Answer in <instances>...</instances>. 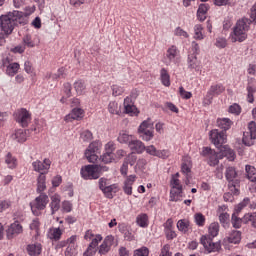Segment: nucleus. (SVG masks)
<instances>
[{
  "label": "nucleus",
  "instance_id": "nucleus-10",
  "mask_svg": "<svg viewBox=\"0 0 256 256\" xmlns=\"http://www.w3.org/2000/svg\"><path fill=\"white\" fill-rule=\"evenodd\" d=\"M14 118L16 123H19L21 127H29V123H31V112L25 108L18 109L14 113Z\"/></svg>",
  "mask_w": 256,
  "mask_h": 256
},
{
  "label": "nucleus",
  "instance_id": "nucleus-36",
  "mask_svg": "<svg viewBox=\"0 0 256 256\" xmlns=\"http://www.w3.org/2000/svg\"><path fill=\"white\" fill-rule=\"evenodd\" d=\"M135 137L131 134H129V132L122 130L119 133L118 136V142L119 143H128V145H130V143L133 141Z\"/></svg>",
  "mask_w": 256,
  "mask_h": 256
},
{
  "label": "nucleus",
  "instance_id": "nucleus-17",
  "mask_svg": "<svg viewBox=\"0 0 256 256\" xmlns=\"http://www.w3.org/2000/svg\"><path fill=\"white\" fill-rule=\"evenodd\" d=\"M23 233V226L19 221H15L9 225L8 229L6 230V237L7 239H15L18 235Z\"/></svg>",
  "mask_w": 256,
  "mask_h": 256
},
{
  "label": "nucleus",
  "instance_id": "nucleus-59",
  "mask_svg": "<svg viewBox=\"0 0 256 256\" xmlns=\"http://www.w3.org/2000/svg\"><path fill=\"white\" fill-rule=\"evenodd\" d=\"M103 241V236L101 234H96L95 237L90 242V247H94V249H97L99 243Z\"/></svg>",
  "mask_w": 256,
  "mask_h": 256
},
{
  "label": "nucleus",
  "instance_id": "nucleus-12",
  "mask_svg": "<svg viewBox=\"0 0 256 256\" xmlns=\"http://www.w3.org/2000/svg\"><path fill=\"white\" fill-rule=\"evenodd\" d=\"M256 139V123L255 121H251L248 124V131L244 132L242 141L244 145L247 147H251V145H255Z\"/></svg>",
  "mask_w": 256,
  "mask_h": 256
},
{
  "label": "nucleus",
  "instance_id": "nucleus-35",
  "mask_svg": "<svg viewBox=\"0 0 256 256\" xmlns=\"http://www.w3.org/2000/svg\"><path fill=\"white\" fill-rule=\"evenodd\" d=\"M12 139H15L18 143H25L27 141V131L23 129H18L12 135Z\"/></svg>",
  "mask_w": 256,
  "mask_h": 256
},
{
  "label": "nucleus",
  "instance_id": "nucleus-14",
  "mask_svg": "<svg viewBox=\"0 0 256 256\" xmlns=\"http://www.w3.org/2000/svg\"><path fill=\"white\" fill-rule=\"evenodd\" d=\"M32 168L33 171L40 173V175H47L49 169H51V160L49 158H45L43 162H41V160H36L32 162Z\"/></svg>",
  "mask_w": 256,
  "mask_h": 256
},
{
  "label": "nucleus",
  "instance_id": "nucleus-3",
  "mask_svg": "<svg viewBox=\"0 0 256 256\" xmlns=\"http://www.w3.org/2000/svg\"><path fill=\"white\" fill-rule=\"evenodd\" d=\"M219 235V223L213 222L208 227V235H203L200 238V243L208 253H215L221 249L219 242H213V239Z\"/></svg>",
  "mask_w": 256,
  "mask_h": 256
},
{
  "label": "nucleus",
  "instance_id": "nucleus-8",
  "mask_svg": "<svg viewBox=\"0 0 256 256\" xmlns=\"http://www.w3.org/2000/svg\"><path fill=\"white\" fill-rule=\"evenodd\" d=\"M200 155L204 157L205 161L210 167H215L219 165V160L223 159V156H221L220 152L217 153L210 147H203Z\"/></svg>",
  "mask_w": 256,
  "mask_h": 256
},
{
  "label": "nucleus",
  "instance_id": "nucleus-9",
  "mask_svg": "<svg viewBox=\"0 0 256 256\" xmlns=\"http://www.w3.org/2000/svg\"><path fill=\"white\" fill-rule=\"evenodd\" d=\"M225 177L229 183L228 187L230 191H232L234 195H237L239 193V189H237V185H239V179L237 178L238 174L235 167L233 166L227 167L225 171Z\"/></svg>",
  "mask_w": 256,
  "mask_h": 256
},
{
  "label": "nucleus",
  "instance_id": "nucleus-32",
  "mask_svg": "<svg viewBox=\"0 0 256 256\" xmlns=\"http://www.w3.org/2000/svg\"><path fill=\"white\" fill-rule=\"evenodd\" d=\"M233 125V121L229 118H218L217 119V126L220 129H223V131H229L231 129V126Z\"/></svg>",
  "mask_w": 256,
  "mask_h": 256
},
{
  "label": "nucleus",
  "instance_id": "nucleus-13",
  "mask_svg": "<svg viewBox=\"0 0 256 256\" xmlns=\"http://www.w3.org/2000/svg\"><path fill=\"white\" fill-rule=\"evenodd\" d=\"M210 141L219 149V147H223V145L227 143V134H225V131H219L217 129L211 130Z\"/></svg>",
  "mask_w": 256,
  "mask_h": 256
},
{
  "label": "nucleus",
  "instance_id": "nucleus-7",
  "mask_svg": "<svg viewBox=\"0 0 256 256\" xmlns=\"http://www.w3.org/2000/svg\"><path fill=\"white\" fill-rule=\"evenodd\" d=\"M47 203H49V196H47V194L41 193L36 197L35 200L30 203L33 215L39 217V215H41V211L47 207Z\"/></svg>",
  "mask_w": 256,
  "mask_h": 256
},
{
  "label": "nucleus",
  "instance_id": "nucleus-55",
  "mask_svg": "<svg viewBox=\"0 0 256 256\" xmlns=\"http://www.w3.org/2000/svg\"><path fill=\"white\" fill-rule=\"evenodd\" d=\"M249 203H251V200L249 198H244L242 202H240L236 207H235V211L237 213V215H239V213H241V211H243V209H245V207H247V205H249Z\"/></svg>",
  "mask_w": 256,
  "mask_h": 256
},
{
  "label": "nucleus",
  "instance_id": "nucleus-46",
  "mask_svg": "<svg viewBox=\"0 0 256 256\" xmlns=\"http://www.w3.org/2000/svg\"><path fill=\"white\" fill-rule=\"evenodd\" d=\"M246 176L252 183L256 182V168L251 165H246Z\"/></svg>",
  "mask_w": 256,
  "mask_h": 256
},
{
  "label": "nucleus",
  "instance_id": "nucleus-49",
  "mask_svg": "<svg viewBox=\"0 0 256 256\" xmlns=\"http://www.w3.org/2000/svg\"><path fill=\"white\" fill-rule=\"evenodd\" d=\"M181 172L186 175V185L189 183V177H191V164L187 162L182 163Z\"/></svg>",
  "mask_w": 256,
  "mask_h": 256
},
{
  "label": "nucleus",
  "instance_id": "nucleus-37",
  "mask_svg": "<svg viewBox=\"0 0 256 256\" xmlns=\"http://www.w3.org/2000/svg\"><path fill=\"white\" fill-rule=\"evenodd\" d=\"M47 177L43 174H39L37 178V193H43L47 189L46 185Z\"/></svg>",
  "mask_w": 256,
  "mask_h": 256
},
{
  "label": "nucleus",
  "instance_id": "nucleus-38",
  "mask_svg": "<svg viewBox=\"0 0 256 256\" xmlns=\"http://www.w3.org/2000/svg\"><path fill=\"white\" fill-rule=\"evenodd\" d=\"M191 227V222L188 219H181L177 222V229L181 233H187Z\"/></svg>",
  "mask_w": 256,
  "mask_h": 256
},
{
  "label": "nucleus",
  "instance_id": "nucleus-40",
  "mask_svg": "<svg viewBox=\"0 0 256 256\" xmlns=\"http://www.w3.org/2000/svg\"><path fill=\"white\" fill-rule=\"evenodd\" d=\"M182 195H183V189L171 188L170 201H173V202L181 201Z\"/></svg>",
  "mask_w": 256,
  "mask_h": 256
},
{
  "label": "nucleus",
  "instance_id": "nucleus-56",
  "mask_svg": "<svg viewBox=\"0 0 256 256\" xmlns=\"http://www.w3.org/2000/svg\"><path fill=\"white\" fill-rule=\"evenodd\" d=\"M111 89H112V95L114 97H119L120 95L125 93V88H123V86H119L117 84L112 85Z\"/></svg>",
  "mask_w": 256,
  "mask_h": 256
},
{
  "label": "nucleus",
  "instance_id": "nucleus-16",
  "mask_svg": "<svg viewBox=\"0 0 256 256\" xmlns=\"http://www.w3.org/2000/svg\"><path fill=\"white\" fill-rule=\"evenodd\" d=\"M164 234L168 241H173L177 237V232H175V225L172 218H168L163 224Z\"/></svg>",
  "mask_w": 256,
  "mask_h": 256
},
{
  "label": "nucleus",
  "instance_id": "nucleus-2",
  "mask_svg": "<svg viewBox=\"0 0 256 256\" xmlns=\"http://www.w3.org/2000/svg\"><path fill=\"white\" fill-rule=\"evenodd\" d=\"M251 23H253V21L247 17L237 20L233 27V31L230 33V41L232 43H243V41H247V33H249V30L251 29Z\"/></svg>",
  "mask_w": 256,
  "mask_h": 256
},
{
  "label": "nucleus",
  "instance_id": "nucleus-28",
  "mask_svg": "<svg viewBox=\"0 0 256 256\" xmlns=\"http://www.w3.org/2000/svg\"><path fill=\"white\" fill-rule=\"evenodd\" d=\"M209 11V4H200L197 10V19L200 22L205 21L207 19V13Z\"/></svg>",
  "mask_w": 256,
  "mask_h": 256
},
{
  "label": "nucleus",
  "instance_id": "nucleus-19",
  "mask_svg": "<svg viewBox=\"0 0 256 256\" xmlns=\"http://www.w3.org/2000/svg\"><path fill=\"white\" fill-rule=\"evenodd\" d=\"M137 181L136 175H129L123 185V191L125 195H133V184Z\"/></svg>",
  "mask_w": 256,
  "mask_h": 256
},
{
  "label": "nucleus",
  "instance_id": "nucleus-21",
  "mask_svg": "<svg viewBox=\"0 0 256 256\" xmlns=\"http://www.w3.org/2000/svg\"><path fill=\"white\" fill-rule=\"evenodd\" d=\"M188 67L195 71H201V61L197 59V54L188 55Z\"/></svg>",
  "mask_w": 256,
  "mask_h": 256
},
{
  "label": "nucleus",
  "instance_id": "nucleus-61",
  "mask_svg": "<svg viewBox=\"0 0 256 256\" xmlns=\"http://www.w3.org/2000/svg\"><path fill=\"white\" fill-rule=\"evenodd\" d=\"M23 43L24 47H35V42H33V39L31 38V35H26L23 37Z\"/></svg>",
  "mask_w": 256,
  "mask_h": 256
},
{
  "label": "nucleus",
  "instance_id": "nucleus-44",
  "mask_svg": "<svg viewBox=\"0 0 256 256\" xmlns=\"http://www.w3.org/2000/svg\"><path fill=\"white\" fill-rule=\"evenodd\" d=\"M108 111L111 115H121V106H119V103L112 101L108 104Z\"/></svg>",
  "mask_w": 256,
  "mask_h": 256
},
{
  "label": "nucleus",
  "instance_id": "nucleus-5",
  "mask_svg": "<svg viewBox=\"0 0 256 256\" xmlns=\"http://www.w3.org/2000/svg\"><path fill=\"white\" fill-rule=\"evenodd\" d=\"M138 133L143 141H151V139L155 137L153 120H151V118L144 120L138 128Z\"/></svg>",
  "mask_w": 256,
  "mask_h": 256
},
{
  "label": "nucleus",
  "instance_id": "nucleus-64",
  "mask_svg": "<svg viewBox=\"0 0 256 256\" xmlns=\"http://www.w3.org/2000/svg\"><path fill=\"white\" fill-rule=\"evenodd\" d=\"M97 253V248L88 245L86 251L83 253V256H94Z\"/></svg>",
  "mask_w": 256,
  "mask_h": 256
},
{
  "label": "nucleus",
  "instance_id": "nucleus-27",
  "mask_svg": "<svg viewBox=\"0 0 256 256\" xmlns=\"http://www.w3.org/2000/svg\"><path fill=\"white\" fill-rule=\"evenodd\" d=\"M166 57L171 63H175L177 57H179V49L177 46H170L166 51Z\"/></svg>",
  "mask_w": 256,
  "mask_h": 256
},
{
  "label": "nucleus",
  "instance_id": "nucleus-58",
  "mask_svg": "<svg viewBox=\"0 0 256 256\" xmlns=\"http://www.w3.org/2000/svg\"><path fill=\"white\" fill-rule=\"evenodd\" d=\"M174 35L176 37H182L183 39H189V33H187V31L183 30L181 27H177L174 30Z\"/></svg>",
  "mask_w": 256,
  "mask_h": 256
},
{
  "label": "nucleus",
  "instance_id": "nucleus-62",
  "mask_svg": "<svg viewBox=\"0 0 256 256\" xmlns=\"http://www.w3.org/2000/svg\"><path fill=\"white\" fill-rule=\"evenodd\" d=\"M77 255V246H67L65 250V256H75Z\"/></svg>",
  "mask_w": 256,
  "mask_h": 256
},
{
  "label": "nucleus",
  "instance_id": "nucleus-54",
  "mask_svg": "<svg viewBox=\"0 0 256 256\" xmlns=\"http://www.w3.org/2000/svg\"><path fill=\"white\" fill-rule=\"evenodd\" d=\"M80 139L85 143H89V141H93V133L90 130H84L80 134Z\"/></svg>",
  "mask_w": 256,
  "mask_h": 256
},
{
  "label": "nucleus",
  "instance_id": "nucleus-50",
  "mask_svg": "<svg viewBox=\"0 0 256 256\" xmlns=\"http://www.w3.org/2000/svg\"><path fill=\"white\" fill-rule=\"evenodd\" d=\"M243 223H251L252 227L256 228V212L245 214Z\"/></svg>",
  "mask_w": 256,
  "mask_h": 256
},
{
  "label": "nucleus",
  "instance_id": "nucleus-51",
  "mask_svg": "<svg viewBox=\"0 0 256 256\" xmlns=\"http://www.w3.org/2000/svg\"><path fill=\"white\" fill-rule=\"evenodd\" d=\"M247 90V101L248 103H255V87L251 86V84H248L246 87Z\"/></svg>",
  "mask_w": 256,
  "mask_h": 256
},
{
  "label": "nucleus",
  "instance_id": "nucleus-43",
  "mask_svg": "<svg viewBox=\"0 0 256 256\" xmlns=\"http://www.w3.org/2000/svg\"><path fill=\"white\" fill-rule=\"evenodd\" d=\"M102 192L104 193V195L106 197H108V199H112L113 198V193H117V184H112V185H107Z\"/></svg>",
  "mask_w": 256,
  "mask_h": 256
},
{
  "label": "nucleus",
  "instance_id": "nucleus-11",
  "mask_svg": "<svg viewBox=\"0 0 256 256\" xmlns=\"http://www.w3.org/2000/svg\"><path fill=\"white\" fill-rule=\"evenodd\" d=\"M102 144L101 142L94 141L89 144L87 150L85 151V157L89 161V163H95L97 159H99V156H97V153L101 151Z\"/></svg>",
  "mask_w": 256,
  "mask_h": 256
},
{
  "label": "nucleus",
  "instance_id": "nucleus-25",
  "mask_svg": "<svg viewBox=\"0 0 256 256\" xmlns=\"http://www.w3.org/2000/svg\"><path fill=\"white\" fill-rule=\"evenodd\" d=\"M50 208L52 211V215H54L59 209H61V196H59V194H54L51 196Z\"/></svg>",
  "mask_w": 256,
  "mask_h": 256
},
{
  "label": "nucleus",
  "instance_id": "nucleus-57",
  "mask_svg": "<svg viewBox=\"0 0 256 256\" xmlns=\"http://www.w3.org/2000/svg\"><path fill=\"white\" fill-rule=\"evenodd\" d=\"M101 160L102 163H112L115 160V154L114 153H109V152H105L102 156H101Z\"/></svg>",
  "mask_w": 256,
  "mask_h": 256
},
{
  "label": "nucleus",
  "instance_id": "nucleus-29",
  "mask_svg": "<svg viewBox=\"0 0 256 256\" xmlns=\"http://www.w3.org/2000/svg\"><path fill=\"white\" fill-rule=\"evenodd\" d=\"M160 81L164 87H171V75L166 68L160 70Z\"/></svg>",
  "mask_w": 256,
  "mask_h": 256
},
{
  "label": "nucleus",
  "instance_id": "nucleus-23",
  "mask_svg": "<svg viewBox=\"0 0 256 256\" xmlns=\"http://www.w3.org/2000/svg\"><path fill=\"white\" fill-rule=\"evenodd\" d=\"M65 71H67L65 69V67H61L57 70L56 73H47L46 74V79H52V81H59V79H65L66 75Z\"/></svg>",
  "mask_w": 256,
  "mask_h": 256
},
{
  "label": "nucleus",
  "instance_id": "nucleus-60",
  "mask_svg": "<svg viewBox=\"0 0 256 256\" xmlns=\"http://www.w3.org/2000/svg\"><path fill=\"white\" fill-rule=\"evenodd\" d=\"M134 256H149V248L143 246L134 251Z\"/></svg>",
  "mask_w": 256,
  "mask_h": 256
},
{
  "label": "nucleus",
  "instance_id": "nucleus-24",
  "mask_svg": "<svg viewBox=\"0 0 256 256\" xmlns=\"http://www.w3.org/2000/svg\"><path fill=\"white\" fill-rule=\"evenodd\" d=\"M128 147L135 153H143V151H145V144H143L141 140H137L135 138L132 139Z\"/></svg>",
  "mask_w": 256,
  "mask_h": 256
},
{
  "label": "nucleus",
  "instance_id": "nucleus-41",
  "mask_svg": "<svg viewBox=\"0 0 256 256\" xmlns=\"http://www.w3.org/2000/svg\"><path fill=\"white\" fill-rule=\"evenodd\" d=\"M179 172L176 174L172 175L171 180H170V185L171 189H183V185H181V180H179Z\"/></svg>",
  "mask_w": 256,
  "mask_h": 256
},
{
  "label": "nucleus",
  "instance_id": "nucleus-20",
  "mask_svg": "<svg viewBox=\"0 0 256 256\" xmlns=\"http://www.w3.org/2000/svg\"><path fill=\"white\" fill-rule=\"evenodd\" d=\"M64 229L52 227L47 232V237L51 241H60L63 235Z\"/></svg>",
  "mask_w": 256,
  "mask_h": 256
},
{
  "label": "nucleus",
  "instance_id": "nucleus-4",
  "mask_svg": "<svg viewBox=\"0 0 256 256\" xmlns=\"http://www.w3.org/2000/svg\"><path fill=\"white\" fill-rule=\"evenodd\" d=\"M102 171H107V167L101 165H86L81 168L80 175L86 181L99 179Z\"/></svg>",
  "mask_w": 256,
  "mask_h": 256
},
{
  "label": "nucleus",
  "instance_id": "nucleus-22",
  "mask_svg": "<svg viewBox=\"0 0 256 256\" xmlns=\"http://www.w3.org/2000/svg\"><path fill=\"white\" fill-rule=\"evenodd\" d=\"M26 251L30 256H38L41 255L43 246L40 243L29 244L26 248Z\"/></svg>",
  "mask_w": 256,
  "mask_h": 256
},
{
  "label": "nucleus",
  "instance_id": "nucleus-53",
  "mask_svg": "<svg viewBox=\"0 0 256 256\" xmlns=\"http://www.w3.org/2000/svg\"><path fill=\"white\" fill-rule=\"evenodd\" d=\"M194 221L196 223V225H198V227H205V215H203L202 213H196L194 215Z\"/></svg>",
  "mask_w": 256,
  "mask_h": 256
},
{
  "label": "nucleus",
  "instance_id": "nucleus-31",
  "mask_svg": "<svg viewBox=\"0 0 256 256\" xmlns=\"http://www.w3.org/2000/svg\"><path fill=\"white\" fill-rule=\"evenodd\" d=\"M220 155L222 159L226 157L229 161H235V151L229 148V146H223L220 150Z\"/></svg>",
  "mask_w": 256,
  "mask_h": 256
},
{
  "label": "nucleus",
  "instance_id": "nucleus-63",
  "mask_svg": "<svg viewBox=\"0 0 256 256\" xmlns=\"http://www.w3.org/2000/svg\"><path fill=\"white\" fill-rule=\"evenodd\" d=\"M229 113H233L234 115H240L241 114V106L239 104L235 103L229 107Z\"/></svg>",
  "mask_w": 256,
  "mask_h": 256
},
{
  "label": "nucleus",
  "instance_id": "nucleus-39",
  "mask_svg": "<svg viewBox=\"0 0 256 256\" xmlns=\"http://www.w3.org/2000/svg\"><path fill=\"white\" fill-rule=\"evenodd\" d=\"M227 241L228 243H233L234 245H237V243L241 242V232L237 230L232 231L227 237Z\"/></svg>",
  "mask_w": 256,
  "mask_h": 256
},
{
  "label": "nucleus",
  "instance_id": "nucleus-47",
  "mask_svg": "<svg viewBox=\"0 0 256 256\" xmlns=\"http://www.w3.org/2000/svg\"><path fill=\"white\" fill-rule=\"evenodd\" d=\"M5 163L9 169H15V167H17V158H15L13 154L8 153L5 156Z\"/></svg>",
  "mask_w": 256,
  "mask_h": 256
},
{
  "label": "nucleus",
  "instance_id": "nucleus-26",
  "mask_svg": "<svg viewBox=\"0 0 256 256\" xmlns=\"http://www.w3.org/2000/svg\"><path fill=\"white\" fill-rule=\"evenodd\" d=\"M124 111L128 115H132V116L135 115L137 111V107L133 105V100L131 99V97H126L124 99Z\"/></svg>",
  "mask_w": 256,
  "mask_h": 256
},
{
  "label": "nucleus",
  "instance_id": "nucleus-30",
  "mask_svg": "<svg viewBox=\"0 0 256 256\" xmlns=\"http://www.w3.org/2000/svg\"><path fill=\"white\" fill-rule=\"evenodd\" d=\"M136 225L142 229L149 227V216L145 213H141L136 217Z\"/></svg>",
  "mask_w": 256,
  "mask_h": 256
},
{
  "label": "nucleus",
  "instance_id": "nucleus-18",
  "mask_svg": "<svg viewBox=\"0 0 256 256\" xmlns=\"http://www.w3.org/2000/svg\"><path fill=\"white\" fill-rule=\"evenodd\" d=\"M83 117H85V111L81 108H74L65 116L64 120L66 123H73V121H81Z\"/></svg>",
  "mask_w": 256,
  "mask_h": 256
},
{
  "label": "nucleus",
  "instance_id": "nucleus-33",
  "mask_svg": "<svg viewBox=\"0 0 256 256\" xmlns=\"http://www.w3.org/2000/svg\"><path fill=\"white\" fill-rule=\"evenodd\" d=\"M20 65L17 62L10 63L6 67V75H9V77H15L17 73H19Z\"/></svg>",
  "mask_w": 256,
  "mask_h": 256
},
{
  "label": "nucleus",
  "instance_id": "nucleus-1",
  "mask_svg": "<svg viewBox=\"0 0 256 256\" xmlns=\"http://www.w3.org/2000/svg\"><path fill=\"white\" fill-rule=\"evenodd\" d=\"M29 18L22 11L14 10L0 16V29L5 35H11L17 25H27Z\"/></svg>",
  "mask_w": 256,
  "mask_h": 256
},
{
  "label": "nucleus",
  "instance_id": "nucleus-45",
  "mask_svg": "<svg viewBox=\"0 0 256 256\" xmlns=\"http://www.w3.org/2000/svg\"><path fill=\"white\" fill-rule=\"evenodd\" d=\"M39 227H41V222H39V219L35 218L34 220H32V222L30 223V230L32 231V233H34V237H39Z\"/></svg>",
  "mask_w": 256,
  "mask_h": 256
},
{
  "label": "nucleus",
  "instance_id": "nucleus-34",
  "mask_svg": "<svg viewBox=\"0 0 256 256\" xmlns=\"http://www.w3.org/2000/svg\"><path fill=\"white\" fill-rule=\"evenodd\" d=\"M73 87L77 93V95H85V91L87 89V85L84 80H77L74 82Z\"/></svg>",
  "mask_w": 256,
  "mask_h": 256
},
{
  "label": "nucleus",
  "instance_id": "nucleus-42",
  "mask_svg": "<svg viewBox=\"0 0 256 256\" xmlns=\"http://www.w3.org/2000/svg\"><path fill=\"white\" fill-rule=\"evenodd\" d=\"M119 231L120 233H123L124 239L126 241H133L135 239L133 233L129 231V229H127V226H125L124 224L119 226Z\"/></svg>",
  "mask_w": 256,
  "mask_h": 256
},
{
  "label": "nucleus",
  "instance_id": "nucleus-6",
  "mask_svg": "<svg viewBox=\"0 0 256 256\" xmlns=\"http://www.w3.org/2000/svg\"><path fill=\"white\" fill-rule=\"evenodd\" d=\"M222 93H225V86L222 83L212 84L208 89L206 96L203 98L202 103L204 107L211 105V103H213V98L219 97Z\"/></svg>",
  "mask_w": 256,
  "mask_h": 256
},
{
  "label": "nucleus",
  "instance_id": "nucleus-52",
  "mask_svg": "<svg viewBox=\"0 0 256 256\" xmlns=\"http://www.w3.org/2000/svg\"><path fill=\"white\" fill-rule=\"evenodd\" d=\"M231 223L235 229H241V225L243 224V218H239L236 212L232 214Z\"/></svg>",
  "mask_w": 256,
  "mask_h": 256
},
{
  "label": "nucleus",
  "instance_id": "nucleus-48",
  "mask_svg": "<svg viewBox=\"0 0 256 256\" xmlns=\"http://www.w3.org/2000/svg\"><path fill=\"white\" fill-rule=\"evenodd\" d=\"M194 39H197L198 41L205 39V35L203 34V25L196 24L194 26Z\"/></svg>",
  "mask_w": 256,
  "mask_h": 256
},
{
  "label": "nucleus",
  "instance_id": "nucleus-15",
  "mask_svg": "<svg viewBox=\"0 0 256 256\" xmlns=\"http://www.w3.org/2000/svg\"><path fill=\"white\" fill-rule=\"evenodd\" d=\"M115 245V237L113 235H108L104 238L102 245L98 247L99 255H107L111 251V247Z\"/></svg>",
  "mask_w": 256,
  "mask_h": 256
}]
</instances>
